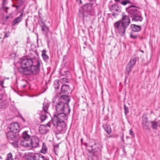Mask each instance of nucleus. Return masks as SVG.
I'll use <instances>...</instances> for the list:
<instances>
[{"label":"nucleus","mask_w":160,"mask_h":160,"mask_svg":"<svg viewBox=\"0 0 160 160\" xmlns=\"http://www.w3.org/2000/svg\"><path fill=\"white\" fill-rule=\"evenodd\" d=\"M41 61L38 58H24L21 62V67L18 68L20 73L26 75L36 74L39 71Z\"/></svg>","instance_id":"nucleus-1"},{"label":"nucleus","mask_w":160,"mask_h":160,"mask_svg":"<svg viewBox=\"0 0 160 160\" xmlns=\"http://www.w3.org/2000/svg\"><path fill=\"white\" fill-rule=\"evenodd\" d=\"M130 23L129 17L123 13L121 19L113 24L114 29L116 34L121 36H124L126 33V30Z\"/></svg>","instance_id":"nucleus-2"},{"label":"nucleus","mask_w":160,"mask_h":160,"mask_svg":"<svg viewBox=\"0 0 160 160\" xmlns=\"http://www.w3.org/2000/svg\"><path fill=\"white\" fill-rule=\"evenodd\" d=\"M138 9L135 6H130L126 8V11L129 15L132 18V20L133 22H142L143 19Z\"/></svg>","instance_id":"nucleus-3"},{"label":"nucleus","mask_w":160,"mask_h":160,"mask_svg":"<svg viewBox=\"0 0 160 160\" xmlns=\"http://www.w3.org/2000/svg\"><path fill=\"white\" fill-rule=\"evenodd\" d=\"M68 113V112L64 111V112L56 113L54 114L53 117L52 119V123L56 124L57 122H67L68 117L66 114Z\"/></svg>","instance_id":"nucleus-4"},{"label":"nucleus","mask_w":160,"mask_h":160,"mask_svg":"<svg viewBox=\"0 0 160 160\" xmlns=\"http://www.w3.org/2000/svg\"><path fill=\"white\" fill-rule=\"evenodd\" d=\"M57 131L61 133H64L67 129V122H57L56 124L52 123Z\"/></svg>","instance_id":"nucleus-5"},{"label":"nucleus","mask_w":160,"mask_h":160,"mask_svg":"<svg viewBox=\"0 0 160 160\" xmlns=\"http://www.w3.org/2000/svg\"><path fill=\"white\" fill-rule=\"evenodd\" d=\"M142 118V124L143 130L150 131V122L148 120V117L146 115H143Z\"/></svg>","instance_id":"nucleus-6"},{"label":"nucleus","mask_w":160,"mask_h":160,"mask_svg":"<svg viewBox=\"0 0 160 160\" xmlns=\"http://www.w3.org/2000/svg\"><path fill=\"white\" fill-rule=\"evenodd\" d=\"M66 105L62 102L59 101L55 105L56 113L64 112L66 110H67V107H65Z\"/></svg>","instance_id":"nucleus-7"},{"label":"nucleus","mask_w":160,"mask_h":160,"mask_svg":"<svg viewBox=\"0 0 160 160\" xmlns=\"http://www.w3.org/2000/svg\"><path fill=\"white\" fill-rule=\"evenodd\" d=\"M60 102H62L67 106V108L68 111V113H69L70 111V109L68 106V103L70 102V98L69 96L67 95H62L59 98Z\"/></svg>","instance_id":"nucleus-8"},{"label":"nucleus","mask_w":160,"mask_h":160,"mask_svg":"<svg viewBox=\"0 0 160 160\" xmlns=\"http://www.w3.org/2000/svg\"><path fill=\"white\" fill-rule=\"evenodd\" d=\"M136 60L137 59L136 58L134 57L132 58L127 65L126 70L128 74H129L131 70L135 64Z\"/></svg>","instance_id":"nucleus-9"},{"label":"nucleus","mask_w":160,"mask_h":160,"mask_svg":"<svg viewBox=\"0 0 160 160\" xmlns=\"http://www.w3.org/2000/svg\"><path fill=\"white\" fill-rule=\"evenodd\" d=\"M6 135L9 142L12 141L13 140H15L16 138H18L16 133L10 130L6 132Z\"/></svg>","instance_id":"nucleus-10"},{"label":"nucleus","mask_w":160,"mask_h":160,"mask_svg":"<svg viewBox=\"0 0 160 160\" xmlns=\"http://www.w3.org/2000/svg\"><path fill=\"white\" fill-rule=\"evenodd\" d=\"M29 142L30 143V145L33 148H36L37 147L39 143V139L36 137H33L31 139H30Z\"/></svg>","instance_id":"nucleus-11"},{"label":"nucleus","mask_w":160,"mask_h":160,"mask_svg":"<svg viewBox=\"0 0 160 160\" xmlns=\"http://www.w3.org/2000/svg\"><path fill=\"white\" fill-rule=\"evenodd\" d=\"M82 8L84 12H90L92 10V4L91 3H86L82 6Z\"/></svg>","instance_id":"nucleus-12"},{"label":"nucleus","mask_w":160,"mask_h":160,"mask_svg":"<svg viewBox=\"0 0 160 160\" xmlns=\"http://www.w3.org/2000/svg\"><path fill=\"white\" fill-rule=\"evenodd\" d=\"M110 11L112 12H120L121 11V8L118 6V4H113L109 7Z\"/></svg>","instance_id":"nucleus-13"},{"label":"nucleus","mask_w":160,"mask_h":160,"mask_svg":"<svg viewBox=\"0 0 160 160\" xmlns=\"http://www.w3.org/2000/svg\"><path fill=\"white\" fill-rule=\"evenodd\" d=\"M10 131L16 133L19 130V127L18 123L17 122H14L11 124L9 128Z\"/></svg>","instance_id":"nucleus-14"},{"label":"nucleus","mask_w":160,"mask_h":160,"mask_svg":"<svg viewBox=\"0 0 160 160\" xmlns=\"http://www.w3.org/2000/svg\"><path fill=\"white\" fill-rule=\"evenodd\" d=\"M47 126L50 127L48 124H47L46 125H41L39 128V131L42 134H44L48 132L49 129L47 128Z\"/></svg>","instance_id":"nucleus-15"},{"label":"nucleus","mask_w":160,"mask_h":160,"mask_svg":"<svg viewBox=\"0 0 160 160\" xmlns=\"http://www.w3.org/2000/svg\"><path fill=\"white\" fill-rule=\"evenodd\" d=\"M70 91L69 86L66 84H64L62 86L61 88L60 94H66L68 93V92Z\"/></svg>","instance_id":"nucleus-16"},{"label":"nucleus","mask_w":160,"mask_h":160,"mask_svg":"<svg viewBox=\"0 0 160 160\" xmlns=\"http://www.w3.org/2000/svg\"><path fill=\"white\" fill-rule=\"evenodd\" d=\"M23 13H21L20 15L17 18H15L12 21V24L13 26H14L16 24H18L22 20Z\"/></svg>","instance_id":"nucleus-17"},{"label":"nucleus","mask_w":160,"mask_h":160,"mask_svg":"<svg viewBox=\"0 0 160 160\" xmlns=\"http://www.w3.org/2000/svg\"><path fill=\"white\" fill-rule=\"evenodd\" d=\"M40 25L42 30L45 34H47L48 32L49 31L48 28L46 25L45 23L42 21H41Z\"/></svg>","instance_id":"nucleus-18"},{"label":"nucleus","mask_w":160,"mask_h":160,"mask_svg":"<svg viewBox=\"0 0 160 160\" xmlns=\"http://www.w3.org/2000/svg\"><path fill=\"white\" fill-rule=\"evenodd\" d=\"M31 157L34 160H43L44 158H45L43 155L38 153H35Z\"/></svg>","instance_id":"nucleus-19"},{"label":"nucleus","mask_w":160,"mask_h":160,"mask_svg":"<svg viewBox=\"0 0 160 160\" xmlns=\"http://www.w3.org/2000/svg\"><path fill=\"white\" fill-rule=\"evenodd\" d=\"M130 27L132 30L135 32H139L140 31L141 29V26L134 24H131Z\"/></svg>","instance_id":"nucleus-20"},{"label":"nucleus","mask_w":160,"mask_h":160,"mask_svg":"<svg viewBox=\"0 0 160 160\" xmlns=\"http://www.w3.org/2000/svg\"><path fill=\"white\" fill-rule=\"evenodd\" d=\"M20 145L24 148L29 147L30 145V143L29 141L22 140L20 141Z\"/></svg>","instance_id":"nucleus-21"},{"label":"nucleus","mask_w":160,"mask_h":160,"mask_svg":"<svg viewBox=\"0 0 160 160\" xmlns=\"http://www.w3.org/2000/svg\"><path fill=\"white\" fill-rule=\"evenodd\" d=\"M30 136L28 134L27 131H25L23 132L22 135L23 139L30 141Z\"/></svg>","instance_id":"nucleus-22"},{"label":"nucleus","mask_w":160,"mask_h":160,"mask_svg":"<svg viewBox=\"0 0 160 160\" xmlns=\"http://www.w3.org/2000/svg\"><path fill=\"white\" fill-rule=\"evenodd\" d=\"M42 56L44 61L47 62L49 59V57L46 54V51L45 50H43L42 51Z\"/></svg>","instance_id":"nucleus-23"},{"label":"nucleus","mask_w":160,"mask_h":160,"mask_svg":"<svg viewBox=\"0 0 160 160\" xmlns=\"http://www.w3.org/2000/svg\"><path fill=\"white\" fill-rule=\"evenodd\" d=\"M49 107V104L48 102H45L43 103V110L45 112L48 113Z\"/></svg>","instance_id":"nucleus-24"},{"label":"nucleus","mask_w":160,"mask_h":160,"mask_svg":"<svg viewBox=\"0 0 160 160\" xmlns=\"http://www.w3.org/2000/svg\"><path fill=\"white\" fill-rule=\"evenodd\" d=\"M104 128L105 131L108 134H110L111 132L110 126L106 124L104 125Z\"/></svg>","instance_id":"nucleus-25"},{"label":"nucleus","mask_w":160,"mask_h":160,"mask_svg":"<svg viewBox=\"0 0 160 160\" xmlns=\"http://www.w3.org/2000/svg\"><path fill=\"white\" fill-rule=\"evenodd\" d=\"M9 142L15 148H17L19 147L18 138H16L15 140H13L12 141Z\"/></svg>","instance_id":"nucleus-26"},{"label":"nucleus","mask_w":160,"mask_h":160,"mask_svg":"<svg viewBox=\"0 0 160 160\" xmlns=\"http://www.w3.org/2000/svg\"><path fill=\"white\" fill-rule=\"evenodd\" d=\"M152 128L154 129H156L158 128V123L155 121H152L151 122Z\"/></svg>","instance_id":"nucleus-27"},{"label":"nucleus","mask_w":160,"mask_h":160,"mask_svg":"<svg viewBox=\"0 0 160 160\" xmlns=\"http://www.w3.org/2000/svg\"><path fill=\"white\" fill-rule=\"evenodd\" d=\"M47 150V148L44 143H43L42 144V149L41 150V152L42 153H46Z\"/></svg>","instance_id":"nucleus-28"},{"label":"nucleus","mask_w":160,"mask_h":160,"mask_svg":"<svg viewBox=\"0 0 160 160\" xmlns=\"http://www.w3.org/2000/svg\"><path fill=\"white\" fill-rule=\"evenodd\" d=\"M59 81L58 80H55L54 82V87L55 89H59Z\"/></svg>","instance_id":"nucleus-29"},{"label":"nucleus","mask_w":160,"mask_h":160,"mask_svg":"<svg viewBox=\"0 0 160 160\" xmlns=\"http://www.w3.org/2000/svg\"><path fill=\"white\" fill-rule=\"evenodd\" d=\"M8 106V103L7 102L2 103L0 104V108L5 109Z\"/></svg>","instance_id":"nucleus-30"},{"label":"nucleus","mask_w":160,"mask_h":160,"mask_svg":"<svg viewBox=\"0 0 160 160\" xmlns=\"http://www.w3.org/2000/svg\"><path fill=\"white\" fill-rule=\"evenodd\" d=\"M130 36L131 38L134 39H135L139 37L138 34H135L133 32H131Z\"/></svg>","instance_id":"nucleus-31"},{"label":"nucleus","mask_w":160,"mask_h":160,"mask_svg":"<svg viewBox=\"0 0 160 160\" xmlns=\"http://www.w3.org/2000/svg\"><path fill=\"white\" fill-rule=\"evenodd\" d=\"M54 151L55 154L58 155V153L59 148V145H57L55 146H54Z\"/></svg>","instance_id":"nucleus-32"},{"label":"nucleus","mask_w":160,"mask_h":160,"mask_svg":"<svg viewBox=\"0 0 160 160\" xmlns=\"http://www.w3.org/2000/svg\"><path fill=\"white\" fill-rule=\"evenodd\" d=\"M61 74L62 75H64L67 77L69 74V72L68 71H63L62 70L61 71Z\"/></svg>","instance_id":"nucleus-33"},{"label":"nucleus","mask_w":160,"mask_h":160,"mask_svg":"<svg viewBox=\"0 0 160 160\" xmlns=\"http://www.w3.org/2000/svg\"><path fill=\"white\" fill-rule=\"evenodd\" d=\"M28 82L25 80H22L21 82V85L23 88H24L27 85Z\"/></svg>","instance_id":"nucleus-34"},{"label":"nucleus","mask_w":160,"mask_h":160,"mask_svg":"<svg viewBox=\"0 0 160 160\" xmlns=\"http://www.w3.org/2000/svg\"><path fill=\"white\" fill-rule=\"evenodd\" d=\"M124 109L125 114H127L129 112V111L128 108L125 104L124 105Z\"/></svg>","instance_id":"nucleus-35"},{"label":"nucleus","mask_w":160,"mask_h":160,"mask_svg":"<svg viewBox=\"0 0 160 160\" xmlns=\"http://www.w3.org/2000/svg\"><path fill=\"white\" fill-rule=\"evenodd\" d=\"M12 156L11 153H9L7 155L6 160H13L12 158Z\"/></svg>","instance_id":"nucleus-36"},{"label":"nucleus","mask_w":160,"mask_h":160,"mask_svg":"<svg viewBox=\"0 0 160 160\" xmlns=\"http://www.w3.org/2000/svg\"><path fill=\"white\" fill-rule=\"evenodd\" d=\"M120 3L122 4L125 6L126 5L127 3H131V2L129 0H125L124 1H123L121 2Z\"/></svg>","instance_id":"nucleus-37"},{"label":"nucleus","mask_w":160,"mask_h":160,"mask_svg":"<svg viewBox=\"0 0 160 160\" xmlns=\"http://www.w3.org/2000/svg\"><path fill=\"white\" fill-rule=\"evenodd\" d=\"M46 118V114L44 113L40 116V118L42 121H43Z\"/></svg>","instance_id":"nucleus-38"},{"label":"nucleus","mask_w":160,"mask_h":160,"mask_svg":"<svg viewBox=\"0 0 160 160\" xmlns=\"http://www.w3.org/2000/svg\"><path fill=\"white\" fill-rule=\"evenodd\" d=\"M4 81L5 79L0 81V86L3 89L5 88V87L3 86Z\"/></svg>","instance_id":"nucleus-39"},{"label":"nucleus","mask_w":160,"mask_h":160,"mask_svg":"<svg viewBox=\"0 0 160 160\" xmlns=\"http://www.w3.org/2000/svg\"><path fill=\"white\" fill-rule=\"evenodd\" d=\"M129 134L131 135L133 137H134V133L131 129L129 130Z\"/></svg>","instance_id":"nucleus-40"},{"label":"nucleus","mask_w":160,"mask_h":160,"mask_svg":"<svg viewBox=\"0 0 160 160\" xmlns=\"http://www.w3.org/2000/svg\"><path fill=\"white\" fill-rule=\"evenodd\" d=\"M10 32H7L5 33L4 38H8L9 37Z\"/></svg>","instance_id":"nucleus-41"},{"label":"nucleus","mask_w":160,"mask_h":160,"mask_svg":"<svg viewBox=\"0 0 160 160\" xmlns=\"http://www.w3.org/2000/svg\"><path fill=\"white\" fill-rule=\"evenodd\" d=\"M97 149V150L92 149L91 152H92L95 155L96 152H97V151H98L99 150L98 148Z\"/></svg>","instance_id":"nucleus-42"},{"label":"nucleus","mask_w":160,"mask_h":160,"mask_svg":"<svg viewBox=\"0 0 160 160\" xmlns=\"http://www.w3.org/2000/svg\"><path fill=\"white\" fill-rule=\"evenodd\" d=\"M62 79L63 81V82H68V80L67 78H63Z\"/></svg>","instance_id":"nucleus-43"},{"label":"nucleus","mask_w":160,"mask_h":160,"mask_svg":"<svg viewBox=\"0 0 160 160\" xmlns=\"http://www.w3.org/2000/svg\"><path fill=\"white\" fill-rule=\"evenodd\" d=\"M76 2L79 4H81L82 3L81 0H76Z\"/></svg>","instance_id":"nucleus-44"},{"label":"nucleus","mask_w":160,"mask_h":160,"mask_svg":"<svg viewBox=\"0 0 160 160\" xmlns=\"http://www.w3.org/2000/svg\"><path fill=\"white\" fill-rule=\"evenodd\" d=\"M2 8H3L4 9L5 8L7 9H8L9 8L8 7H6L5 5H3L2 6Z\"/></svg>","instance_id":"nucleus-45"},{"label":"nucleus","mask_w":160,"mask_h":160,"mask_svg":"<svg viewBox=\"0 0 160 160\" xmlns=\"http://www.w3.org/2000/svg\"><path fill=\"white\" fill-rule=\"evenodd\" d=\"M2 0L3 1L2 4V6L3 5H5V4L6 3L7 1H5V0Z\"/></svg>","instance_id":"nucleus-46"},{"label":"nucleus","mask_w":160,"mask_h":160,"mask_svg":"<svg viewBox=\"0 0 160 160\" xmlns=\"http://www.w3.org/2000/svg\"><path fill=\"white\" fill-rule=\"evenodd\" d=\"M117 15V14L115 13V12H113L112 13V15L114 17H115V16Z\"/></svg>","instance_id":"nucleus-47"},{"label":"nucleus","mask_w":160,"mask_h":160,"mask_svg":"<svg viewBox=\"0 0 160 160\" xmlns=\"http://www.w3.org/2000/svg\"><path fill=\"white\" fill-rule=\"evenodd\" d=\"M28 20V19H27L26 20V23H25V24H26V27L27 28L28 27V23H27V21Z\"/></svg>","instance_id":"nucleus-48"},{"label":"nucleus","mask_w":160,"mask_h":160,"mask_svg":"<svg viewBox=\"0 0 160 160\" xmlns=\"http://www.w3.org/2000/svg\"><path fill=\"white\" fill-rule=\"evenodd\" d=\"M33 158L31 157V156L28 159H27V160H34L33 159H32Z\"/></svg>","instance_id":"nucleus-49"},{"label":"nucleus","mask_w":160,"mask_h":160,"mask_svg":"<svg viewBox=\"0 0 160 160\" xmlns=\"http://www.w3.org/2000/svg\"><path fill=\"white\" fill-rule=\"evenodd\" d=\"M116 2H119L120 0H114Z\"/></svg>","instance_id":"nucleus-50"},{"label":"nucleus","mask_w":160,"mask_h":160,"mask_svg":"<svg viewBox=\"0 0 160 160\" xmlns=\"http://www.w3.org/2000/svg\"><path fill=\"white\" fill-rule=\"evenodd\" d=\"M43 160H49L45 157L44 158Z\"/></svg>","instance_id":"nucleus-51"},{"label":"nucleus","mask_w":160,"mask_h":160,"mask_svg":"<svg viewBox=\"0 0 160 160\" xmlns=\"http://www.w3.org/2000/svg\"><path fill=\"white\" fill-rule=\"evenodd\" d=\"M82 15L83 17H84V15L83 13V12H82Z\"/></svg>","instance_id":"nucleus-52"},{"label":"nucleus","mask_w":160,"mask_h":160,"mask_svg":"<svg viewBox=\"0 0 160 160\" xmlns=\"http://www.w3.org/2000/svg\"><path fill=\"white\" fill-rule=\"evenodd\" d=\"M96 0H89V1H91V2H92V1H96Z\"/></svg>","instance_id":"nucleus-53"},{"label":"nucleus","mask_w":160,"mask_h":160,"mask_svg":"<svg viewBox=\"0 0 160 160\" xmlns=\"http://www.w3.org/2000/svg\"><path fill=\"white\" fill-rule=\"evenodd\" d=\"M81 142L82 143V141H83V139L82 138H81Z\"/></svg>","instance_id":"nucleus-54"},{"label":"nucleus","mask_w":160,"mask_h":160,"mask_svg":"<svg viewBox=\"0 0 160 160\" xmlns=\"http://www.w3.org/2000/svg\"><path fill=\"white\" fill-rule=\"evenodd\" d=\"M9 18V17L8 16H7L6 17V19H7Z\"/></svg>","instance_id":"nucleus-55"},{"label":"nucleus","mask_w":160,"mask_h":160,"mask_svg":"<svg viewBox=\"0 0 160 160\" xmlns=\"http://www.w3.org/2000/svg\"><path fill=\"white\" fill-rule=\"evenodd\" d=\"M141 52H143V51H141Z\"/></svg>","instance_id":"nucleus-56"},{"label":"nucleus","mask_w":160,"mask_h":160,"mask_svg":"<svg viewBox=\"0 0 160 160\" xmlns=\"http://www.w3.org/2000/svg\"><path fill=\"white\" fill-rule=\"evenodd\" d=\"M91 147L92 148V147H93V146H91Z\"/></svg>","instance_id":"nucleus-57"},{"label":"nucleus","mask_w":160,"mask_h":160,"mask_svg":"<svg viewBox=\"0 0 160 160\" xmlns=\"http://www.w3.org/2000/svg\"><path fill=\"white\" fill-rule=\"evenodd\" d=\"M52 102H53V103H54V101H52Z\"/></svg>","instance_id":"nucleus-58"},{"label":"nucleus","mask_w":160,"mask_h":160,"mask_svg":"<svg viewBox=\"0 0 160 160\" xmlns=\"http://www.w3.org/2000/svg\"><path fill=\"white\" fill-rule=\"evenodd\" d=\"M6 12L7 13L8 12L7 10H6Z\"/></svg>","instance_id":"nucleus-59"},{"label":"nucleus","mask_w":160,"mask_h":160,"mask_svg":"<svg viewBox=\"0 0 160 160\" xmlns=\"http://www.w3.org/2000/svg\"><path fill=\"white\" fill-rule=\"evenodd\" d=\"M96 143H95L94 144V145H96Z\"/></svg>","instance_id":"nucleus-60"},{"label":"nucleus","mask_w":160,"mask_h":160,"mask_svg":"<svg viewBox=\"0 0 160 160\" xmlns=\"http://www.w3.org/2000/svg\"><path fill=\"white\" fill-rule=\"evenodd\" d=\"M23 83V84H25V83Z\"/></svg>","instance_id":"nucleus-61"}]
</instances>
